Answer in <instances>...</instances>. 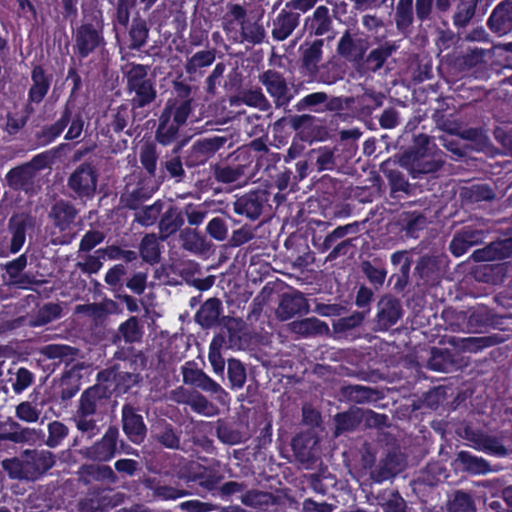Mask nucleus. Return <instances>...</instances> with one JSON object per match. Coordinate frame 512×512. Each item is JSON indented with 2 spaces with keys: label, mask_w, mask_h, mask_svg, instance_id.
I'll use <instances>...</instances> for the list:
<instances>
[{
  "label": "nucleus",
  "mask_w": 512,
  "mask_h": 512,
  "mask_svg": "<svg viewBox=\"0 0 512 512\" xmlns=\"http://www.w3.org/2000/svg\"><path fill=\"white\" fill-rule=\"evenodd\" d=\"M129 90L134 92V96L132 98V105L134 107H144L151 103L156 97V91L150 81Z\"/></svg>",
  "instance_id": "obj_14"
},
{
  "label": "nucleus",
  "mask_w": 512,
  "mask_h": 512,
  "mask_svg": "<svg viewBox=\"0 0 512 512\" xmlns=\"http://www.w3.org/2000/svg\"><path fill=\"white\" fill-rule=\"evenodd\" d=\"M83 130V121L80 118H76L72 121L67 133V139H76L78 138Z\"/></svg>",
  "instance_id": "obj_52"
},
{
  "label": "nucleus",
  "mask_w": 512,
  "mask_h": 512,
  "mask_svg": "<svg viewBox=\"0 0 512 512\" xmlns=\"http://www.w3.org/2000/svg\"><path fill=\"white\" fill-rule=\"evenodd\" d=\"M219 306L220 303L216 299L207 300L196 314L198 323L202 326H210L219 317Z\"/></svg>",
  "instance_id": "obj_13"
},
{
  "label": "nucleus",
  "mask_w": 512,
  "mask_h": 512,
  "mask_svg": "<svg viewBox=\"0 0 512 512\" xmlns=\"http://www.w3.org/2000/svg\"><path fill=\"white\" fill-rule=\"evenodd\" d=\"M32 81L33 85L29 92V98L31 101L39 103L46 95L50 85L41 67H35L33 69Z\"/></svg>",
  "instance_id": "obj_10"
},
{
  "label": "nucleus",
  "mask_w": 512,
  "mask_h": 512,
  "mask_svg": "<svg viewBox=\"0 0 512 512\" xmlns=\"http://www.w3.org/2000/svg\"><path fill=\"white\" fill-rule=\"evenodd\" d=\"M413 0H399L396 12V21L399 27H406L412 19Z\"/></svg>",
  "instance_id": "obj_29"
},
{
  "label": "nucleus",
  "mask_w": 512,
  "mask_h": 512,
  "mask_svg": "<svg viewBox=\"0 0 512 512\" xmlns=\"http://www.w3.org/2000/svg\"><path fill=\"white\" fill-rule=\"evenodd\" d=\"M243 102L249 106L266 109V99L259 91H250L243 95Z\"/></svg>",
  "instance_id": "obj_42"
},
{
  "label": "nucleus",
  "mask_w": 512,
  "mask_h": 512,
  "mask_svg": "<svg viewBox=\"0 0 512 512\" xmlns=\"http://www.w3.org/2000/svg\"><path fill=\"white\" fill-rule=\"evenodd\" d=\"M67 435V428L60 422L49 424V437L47 443L49 446H56Z\"/></svg>",
  "instance_id": "obj_34"
},
{
  "label": "nucleus",
  "mask_w": 512,
  "mask_h": 512,
  "mask_svg": "<svg viewBox=\"0 0 512 512\" xmlns=\"http://www.w3.org/2000/svg\"><path fill=\"white\" fill-rule=\"evenodd\" d=\"M317 0H295L294 1V8L305 12L312 8Z\"/></svg>",
  "instance_id": "obj_61"
},
{
  "label": "nucleus",
  "mask_w": 512,
  "mask_h": 512,
  "mask_svg": "<svg viewBox=\"0 0 512 512\" xmlns=\"http://www.w3.org/2000/svg\"><path fill=\"white\" fill-rule=\"evenodd\" d=\"M433 0H416V12L419 18H426L431 10Z\"/></svg>",
  "instance_id": "obj_53"
},
{
  "label": "nucleus",
  "mask_w": 512,
  "mask_h": 512,
  "mask_svg": "<svg viewBox=\"0 0 512 512\" xmlns=\"http://www.w3.org/2000/svg\"><path fill=\"white\" fill-rule=\"evenodd\" d=\"M99 44V34L89 25L82 26L77 33V47L86 55Z\"/></svg>",
  "instance_id": "obj_12"
},
{
  "label": "nucleus",
  "mask_w": 512,
  "mask_h": 512,
  "mask_svg": "<svg viewBox=\"0 0 512 512\" xmlns=\"http://www.w3.org/2000/svg\"><path fill=\"white\" fill-rule=\"evenodd\" d=\"M474 14V8L471 4L462 5L458 8L454 17V23L458 26H465Z\"/></svg>",
  "instance_id": "obj_44"
},
{
  "label": "nucleus",
  "mask_w": 512,
  "mask_h": 512,
  "mask_svg": "<svg viewBox=\"0 0 512 512\" xmlns=\"http://www.w3.org/2000/svg\"><path fill=\"white\" fill-rule=\"evenodd\" d=\"M477 241L478 237L466 231L453 238L450 244V250L455 256L459 257L462 256L472 245L477 243Z\"/></svg>",
  "instance_id": "obj_20"
},
{
  "label": "nucleus",
  "mask_w": 512,
  "mask_h": 512,
  "mask_svg": "<svg viewBox=\"0 0 512 512\" xmlns=\"http://www.w3.org/2000/svg\"><path fill=\"white\" fill-rule=\"evenodd\" d=\"M180 506L182 509H186L191 512H206L210 509L208 504L197 500L183 502Z\"/></svg>",
  "instance_id": "obj_51"
},
{
  "label": "nucleus",
  "mask_w": 512,
  "mask_h": 512,
  "mask_svg": "<svg viewBox=\"0 0 512 512\" xmlns=\"http://www.w3.org/2000/svg\"><path fill=\"white\" fill-rule=\"evenodd\" d=\"M317 312L323 316H332L338 314V308L335 305H318Z\"/></svg>",
  "instance_id": "obj_60"
},
{
  "label": "nucleus",
  "mask_w": 512,
  "mask_h": 512,
  "mask_svg": "<svg viewBox=\"0 0 512 512\" xmlns=\"http://www.w3.org/2000/svg\"><path fill=\"white\" fill-rule=\"evenodd\" d=\"M118 298L125 302L127 309L130 312L138 311V304H137L136 300L134 298H132L131 296L119 295Z\"/></svg>",
  "instance_id": "obj_62"
},
{
  "label": "nucleus",
  "mask_w": 512,
  "mask_h": 512,
  "mask_svg": "<svg viewBox=\"0 0 512 512\" xmlns=\"http://www.w3.org/2000/svg\"><path fill=\"white\" fill-rule=\"evenodd\" d=\"M307 303L301 294H293L285 296L279 307V314L282 318L287 319L296 313L306 312Z\"/></svg>",
  "instance_id": "obj_9"
},
{
  "label": "nucleus",
  "mask_w": 512,
  "mask_h": 512,
  "mask_svg": "<svg viewBox=\"0 0 512 512\" xmlns=\"http://www.w3.org/2000/svg\"><path fill=\"white\" fill-rule=\"evenodd\" d=\"M116 435V431L110 430L103 437L102 441L97 444L95 454L99 460L106 461L113 457L116 448Z\"/></svg>",
  "instance_id": "obj_19"
},
{
  "label": "nucleus",
  "mask_w": 512,
  "mask_h": 512,
  "mask_svg": "<svg viewBox=\"0 0 512 512\" xmlns=\"http://www.w3.org/2000/svg\"><path fill=\"white\" fill-rule=\"evenodd\" d=\"M32 380H33L32 374L27 369L20 368L16 374V380L13 385L14 390L16 392H21V391L25 390L26 388H28L31 385Z\"/></svg>",
  "instance_id": "obj_39"
},
{
  "label": "nucleus",
  "mask_w": 512,
  "mask_h": 512,
  "mask_svg": "<svg viewBox=\"0 0 512 512\" xmlns=\"http://www.w3.org/2000/svg\"><path fill=\"white\" fill-rule=\"evenodd\" d=\"M104 236L101 232L92 231L85 234L80 243V249L89 251L103 240Z\"/></svg>",
  "instance_id": "obj_41"
},
{
  "label": "nucleus",
  "mask_w": 512,
  "mask_h": 512,
  "mask_svg": "<svg viewBox=\"0 0 512 512\" xmlns=\"http://www.w3.org/2000/svg\"><path fill=\"white\" fill-rule=\"evenodd\" d=\"M329 10L325 6H319L314 11L311 19V28L315 35H323L329 28Z\"/></svg>",
  "instance_id": "obj_21"
},
{
  "label": "nucleus",
  "mask_w": 512,
  "mask_h": 512,
  "mask_svg": "<svg viewBox=\"0 0 512 512\" xmlns=\"http://www.w3.org/2000/svg\"><path fill=\"white\" fill-rule=\"evenodd\" d=\"M366 273L370 281L373 283L382 284L385 280V273L382 270L369 267L366 269Z\"/></svg>",
  "instance_id": "obj_58"
},
{
  "label": "nucleus",
  "mask_w": 512,
  "mask_h": 512,
  "mask_svg": "<svg viewBox=\"0 0 512 512\" xmlns=\"http://www.w3.org/2000/svg\"><path fill=\"white\" fill-rule=\"evenodd\" d=\"M214 61V55L210 51H200L196 53L189 61L190 69H198L201 67L209 66Z\"/></svg>",
  "instance_id": "obj_36"
},
{
  "label": "nucleus",
  "mask_w": 512,
  "mask_h": 512,
  "mask_svg": "<svg viewBox=\"0 0 512 512\" xmlns=\"http://www.w3.org/2000/svg\"><path fill=\"white\" fill-rule=\"evenodd\" d=\"M97 185V177L89 165H81L69 178L70 188L80 197H91Z\"/></svg>",
  "instance_id": "obj_2"
},
{
  "label": "nucleus",
  "mask_w": 512,
  "mask_h": 512,
  "mask_svg": "<svg viewBox=\"0 0 512 512\" xmlns=\"http://www.w3.org/2000/svg\"><path fill=\"white\" fill-rule=\"evenodd\" d=\"M141 255L149 262H154L159 256L158 240L155 235H147L141 243Z\"/></svg>",
  "instance_id": "obj_24"
},
{
  "label": "nucleus",
  "mask_w": 512,
  "mask_h": 512,
  "mask_svg": "<svg viewBox=\"0 0 512 512\" xmlns=\"http://www.w3.org/2000/svg\"><path fill=\"white\" fill-rule=\"evenodd\" d=\"M147 28L143 21H136L133 23L130 30L131 45L134 48L141 47L147 39Z\"/></svg>",
  "instance_id": "obj_30"
},
{
  "label": "nucleus",
  "mask_w": 512,
  "mask_h": 512,
  "mask_svg": "<svg viewBox=\"0 0 512 512\" xmlns=\"http://www.w3.org/2000/svg\"><path fill=\"white\" fill-rule=\"evenodd\" d=\"M4 469L13 478L30 479L32 470L27 466L25 454L22 459H8L3 461Z\"/></svg>",
  "instance_id": "obj_16"
},
{
  "label": "nucleus",
  "mask_w": 512,
  "mask_h": 512,
  "mask_svg": "<svg viewBox=\"0 0 512 512\" xmlns=\"http://www.w3.org/2000/svg\"><path fill=\"white\" fill-rule=\"evenodd\" d=\"M124 274V267L122 265H116L107 272L105 280L109 285H116L120 282Z\"/></svg>",
  "instance_id": "obj_48"
},
{
  "label": "nucleus",
  "mask_w": 512,
  "mask_h": 512,
  "mask_svg": "<svg viewBox=\"0 0 512 512\" xmlns=\"http://www.w3.org/2000/svg\"><path fill=\"white\" fill-rule=\"evenodd\" d=\"M296 19L291 14H280L275 22L273 36L278 40L286 39L296 27Z\"/></svg>",
  "instance_id": "obj_18"
},
{
  "label": "nucleus",
  "mask_w": 512,
  "mask_h": 512,
  "mask_svg": "<svg viewBox=\"0 0 512 512\" xmlns=\"http://www.w3.org/2000/svg\"><path fill=\"white\" fill-rule=\"evenodd\" d=\"M371 296L372 292L369 289L361 287L356 298L357 305L360 307L365 306L370 301Z\"/></svg>",
  "instance_id": "obj_59"
},
{
  "label": "nucleus",
  "mask_w": 512,
  "mask_h": 512,
  "mask_svg": "<svg viewBox=\"0 0 512 512\" xmlns=\"http://www.w3.org/2000/svg\"><path fill=\"white\" fill-rule=\"evenodd\" d=\"M77 428L83 432H92L95 428V423L91 419H87V416H80L77 419Z\"/></svg>",
  "instance_id": "obj_57"
},
{
  "label": "nucleus",
  "mask_w": 512,
  "mask_h": 512,
  "mask_svg": "<svg viewBox=\"0 0 512 512\" xmlns=\"http://www.w3.org/2000/svg\"><path fill=\"white\" fill-rule=\"evenodd\" d=\"M228 377L232 387L241 388L246 380V373L243 365L237 360H230L228 363Z\"/></svg>",
  "instance_id": "obj_25"
},
{
  "label": "nucleus",
  "mask_w": 512,
  "mask_h": 512,
  "mask_svg": "<svg viewBox=\"0 0 512 512\" xmlns=\"http://www.w3.org/2000/svg\"><path fill=\"white\" fill-rule=\"evenodd\" d=\"M19 419L26 422H36L39 418V411L29 402H23L16 408Z\"/></svg>",
  "instance_id": "obj_33"
},
{
  "label": "nucleus",
  "mask_w": 512,
  "mask_h": 512,
  "mask_svg": "<svg viewBox=\"0 0 512 512\" xmlns=\"http://www.w3.org/2000/svg\"><path fill=\"white\" fill-rule=\"evenodd\" d=\"M196 386L207 392L218 395V398L221 400H224L227 396L223 388L206 374L200 375V379Z\"/></svg>",
  "instance_id": "obj_32"
},
{
  "label": "nucleus",
  "mask_w": 512,
  "mask_h": 512,
  "mask_svg": "<svg viewBox=\"0 0 512 512\" xmlns=\"http://www.w3.org/2000/svg\"><path fill=\"white\" fill-rule=\"evenodd\" d=\"M140 159L143 166L149 173H153L156 168V155L151 145H145L141 149Z\"/></svg>",
  "instance_id": "obj_37"
},
{
  "label": "nucleus",
  "mask_w": 512,
  "mask_h": 512,
  "mask_svg": "<svg viewBox=\"0 0 512 512\" xmlns=\"http://www.w3.org/2000/svg\"><path fill=\"white\" fill-rule=\"evenodd\" d=\"M221 346V339H213L210 344L208 359L213 367L214 372L216 374L222 375L225 368V361L220 352Z\"/></svg>",
  "instance_id": "obj_22"
},
{
  "label": "nucleus",
  "mask_w": 512,
  "mask_h": 512,
  "mask_svg": "<svg viewBox=\"0 0 512 512\" xmlns=\"http://www.w3.org/2000/svg\"><path fill=\"white\" fill-rule=\"evenodd\" d=\"M398 122L397 113L393 110H386L380 118L381 126L387 129L393 128Z\"/></svg>",
  "instance_id": "obj_50"
},
{
  "label": "nucleus",
  "mask_w": 512,
  "mask_h": 512,
  "mask_svg": "<svg viewBox=\"0 0 512 512\" xmlns=\"http://www.w3.org/2000/svg\"><path fill=\"white\" fill-rule=\"evenodd\" d=\"M124 73L129 89L150 81L147 79L148 68L144 65L127 64L124 67Z\"/></svg>",
  "instance_id": "obj_15"
},
{
  "label": "nucleus",
  "mask_w": 512,
  "mask_h": 512,
  "mask_svg": "<svg viewBox=\"0 0 512 512\" xmlns=\"http://www.w3.org/2000/svg\"><path fill=\"white\" fill-rule=\"evenodd\" d=\"M204 217L205 215L201 211H191L188 213V222L192 225H197L203 221Z\"/></svg>",
  "instance_id": "obj_64"
},
{
  "label": "nucleus",
  "mask_w": 512,
  "mask_h": 512,
  "mask_svg": "<svg viewBox=\"0 0 512 512\" xmlns=\"http://www.w3.org/2000/svg\"><path fill=\"white\" fill-rule=\"evenodd\" d=\"M188 403L194 411L200 414L211 416L215 413V408L202 395L191 396Z\"/></svg>",
  "instance_id": "obj_31"
},
{
  "label": "nucleus",
  "mask_w": 512,
  "mask_h": 512,
  "mask_svg": "<svg viewBox=\"0 0 512 512\" xmlns=\"http://www.w3.org/2000/svg\"><path fill=\"white\" fill-rule=\"evenodd\" d=\"M183 380L187 384L197 385L200 375H203L204 373L196 368L190 363H187L183 367Z\"/></svg>",
  "instance_id": "obj_45"
},
{
  "label": "nucleus",
  "mask_w": 512,
  "mask_h": 512,
  "mask_svg": "<svg viewBox=\"0 0 512 512\" xmlns=\"http://www.w3.org/2000/svg\"><path fill=\"white\" fill-rule=\"evenodd\" d=\"M127 287L134 293L141 294L146 287V276L142 273L134 275L127 283Z\"/></svg>",
  "instance_id": "obj_46"
},
{
  "label": "nucleus",
  "mask_w": 512,
  "mask_h": 512,
  "mask_svg": "<svg viewBox=\"0 0 512 512\" xmlns=\"http://www.w3.org/2000/svg\"><path fill=\"white\" fill-rule=\"evenodd\" d=\"M457 461L463 469L472 474H486L491 471L489 464L484 459L473 456L466 451L459 452Z\"/></svg>",
  "instance_id": "obj_11"
},
{
  "label": "nucleus",
  "mask_w": 512,
  "mask_h": 512,
  "mask_svg": "<svg viewBox=\"0 0 512 512\" xmlns=\"http://www.w3.org/2000/svg\"><path fill=\"white\" fill-rule=\"evenodd\" d=\"M161 441L163 442L164 445H166L167 447H170V448H173V447L177 446V444H178V439L176 438V436L173 433H170V432L165 433L161 437Z\"/></svg>",
  "instance_id": "obj_63"
},
{
  "label": "nucleus",
  "mask_w": 512,
  "mask_h": 512,
  "mask_svg": "<svg viewBox=\"0 0 512 512\" xmlns=\"http://www.w3.org/2000/svg\"><path fill=\"white\" fill-rule=\"evenodd\" d=\"M488 24L499 35L507 34L512 30V1L499 4L489 17Z\"/></svg>",
  "instance_id": "obj_3"
},
{
  "label": "nucleus",
  "mask_w": 512,
  "mask_h": 512,
  "mask_svg": "<svg viewBox=\"0 0 512 512\" xmlns=\"http://www.w3.org/2000/svg\"><path fill=\"white\" fill-rule=\"evenodd\" d=\"M27 466L32 470L30 479L36 478L39 474L51 468L54 464L53 456L50 452L42 451L26 452Z\"/></svg>",
  "instance_id": "obj_6"
},
{
  "label": "nucleus",
  "mask_w": 512,
  "mask_h": 512,
  "mask_svg": "<svg viewBox=\"0 0 512 512\" xmlns=\"http://www.w3.org/2000/svg\"><path fill=\"white\" fill-rule=\"evenodd\" d=\"M190 113V104L188 101L182 102L175 110L174 113V121L177 126L185 123L188 115Z\"/></svg>",
  "instance_id": "obj_49"
},
{
  "label": "nucleus",
  "mask_w": 512,
  "mask_h": 512,
  "mask_svg": "<svg viewBox=\"0 0 512 512\" xmlns=\"http://www.w3.org/2000/svg\"><path fill=\"white\" fill-rule=\"evenodd\" d=\"M123 429L129 439L134 443H140L146 435V428L142 417L135 414L131 407L125 406L122 411Z\"/></svg>",
  "instance_id": "obj_4"
},
{
  "label": "nucleus",
  "mask_w": 512,
  "mask_h": 512,
  "mask_svg": "<svg viewBox=\"0 0 512 512\" xmlns=\"http://www.w3.org/2000/svg\"><path fill=\"white\" fill-rule=\"evenodd\" d=\"M115 467L120 472H126L128 474H132L136 469V462L131 459H122L118 460L115 463Z\"/></svg>",
  "instance_id": "obj_54"
},
{
  "label": "nucleus",
  "mask_w": 512,
  "mask_h": 512,
  "mask_svg": "<svg viewBox=\"0 0 512 512\" xmlns=\"http://www.w3.org/2000/svg\"><path fill=\"white\" fill-rule=\"evenodd\" d=\"M291 326L293 331L300 334H322L328 332V326L316 318H307L299 322H293Z\"/></svg>",
  "instance_id": "obj_17"
},
{
  "label": "nucleus",
  "mask_w": 512,
  "mask_h": 512,
  "mask_svg": "<svg viewBox=\"0 0 512 512\" xmlns=\"http://www.w3.org/2000/svg\"><path fill=\"white\" fill-rule=\"evenodd\" d=\"M474 510L471 497L464 492H457L448 504L449 512H471Z\"/></svg>",
  "instance_id": "obj_23"
},
{
  "label": "nucleus",
  "mask_w": 512,
  "mask_h": 512,
  "mask_svg": "<svg viewBox=\"0 0 512 512\" xmlns=\"http://www.w3.org/2000/svg\"><path fill=\"white\" fill-rule=\"evenodd\" d=\"M178 127L179 126L177 125L169 124L168 116L166 115L165 112L162 116V121L157 131L158 141L161 142L162 144L170 143L177 134Z\"/></svg>",
  "instance_id": "obj_26"
},
{
  "label": "nucleus",
  "mask_w": 512,
  "mask_h": 512,
  "mask_svg": "<svg viewBox=\"0 0 512 512\" xmlns=\"http://www.w3.org/2000/svg\"><path fill=\"white\" fill-rule=\"evenodd\" d=\"M391 262L394 265L401 264V270L406 273L409 270V263L404 252H396L391 256Z\"/></svg>",
  "instance_id": "obj_56"
},
{
  "label": "nucleus",
  "mask_w": 512,
  "mask_h": 512,
  "mask_svg": "<svg viewBox=\"0 0 512 512\" xmlns=\"http://www.w3.org/2000/svg\"><path fill=\"white\" fill-rule=\"evenodd\" d=\"M207 231L216 240H224L227 235L226 226L220 218H213L207 225Z\"/></svg>",
  "instance_id": "obj_38"
},
{
  "label": "nucleus",
  "mask_w": 512,
  "mask_h": 512,
  "mask_svg": "<svg viewBox=\"0 0 512 512\" xmlns=\"http://www.w3.org/2000/svg\"><path fill=\"white\" fill-rule=\"evenodd\" d=\"M160 214L161 206L159 204H154L138 211L136 213V220L144 226H149L152 225L158 219Z\"/></svg>",
  "instance_id": "obj_28"
},
{
  "label": "nucleus",
  "mask_w": 512,
  "mask_h": 512,
  "mask_svg": "<svg viewBox=\"0 0 512 512\" xmlns=\"http://www.w3.org/2000/svg\"><path fill=\"white\" fill-rule=\"evenodd\" d=\"M242 32L246 39L251 42H260L263 38V29L258 24L245 23L242 26Z\"/></svg>",
  "instance_id": "obj_40"
},
{
  "label": "nucleus",
  "mask_w": 512,
  "mask_h": 512,
  "mask_svg": "<svg viewBox=\"0 0 512 512\" xmlns=\"http://www.w3.org/2000/svg\"><path fill=\"white\" fill-rule=\"evenodd\" d=\"M215 174L217 180L224 183H233L237 181L241 176V173L237 169L230 167L219 168L216 170Z\"/></svg>",
  "instance_id": "obj_43"
},
{
  "label": "nucleus",
  "mask_w": 512,
  "mask_h": 512,
  "mask_svg": "<svg viewBox=\"0 0 512 512\" xmlns=\"http://www.w3.org/2000/svg\"><path fill=\"white\" fill-rule=\"evenodd\" d=\"M103 254L107 256L109 259H120L125 258L127 260H131L135 258V253L132 251H122L117 247H109Z\"/></svg>",
  "instance_id": "obj_47"
},
{
  "label": "nucleus",
  "mask_w": 512,
  "mask_h": 512,
  "mask_svg": "<svg viewBox=\"0 0 512 512\" xmlns=\"http://www.w3.org/2000/svg\"><path fill=\"white\" fill-rule=\"evenodd\" d=\"M483 449L495 455H503L506 453L505 448L494 440H486L483 444Z\"/></svg>",
  "instance_id": "obj_55"
},
{
  "label": "nucleus",
  "mask_w": 512,
  "mask_h": 512,
  "mask_svg": "<svg viewBox=\"0 0 512 512\" xmlns=\"http://www.w3.org/2000/svg\"><path fill=\"white\" fill-rule=\"evenodd\" d=\"M119 331L127 342L137 341L141 337L138 320L135 317H131L121 324Z\"/></svg>",
  "instance_id": "obj_27"
},
{
  "label": "nucleus",
  "mask_w": 512,
  "mask_h": 512,
  "mask_svg": "<svg viewBox=\"0 0 512 512\" xmlns=\"http://www.w3.org/2000/svg\"><path fill=\"white\" fill-rule=\"evenodd\" d=\"M263 83L267 91L277 99L278 103L286 101L287 86L283 78L274 72H266L263 75Z\"/></svg>",
  "instance_id": "obj_8"
},
{
  "label": "nucleus",
  "mask_w": 512,
  "mask_h": 512,
  "mask_svg": "<svg viewBox=\"0 0 512 512\" xmlns=\"http://www.w3.org/2000/svg\"><path fill=\"white\" fill-rule=\"evenodd\" d=\"M96 408V393L93 390H87L80 400V414L89 416L94 413Z\"/></svg>",
  "instance_id": "obj_35"
},
{
  "label": "nucleus",
  "mask_w": 512,
  "mask_h": 512,
  "mask_svg": "<svg viewBox=\"0 0 512 512\" xmlns=\"http://www.w3.org/2000/svg\"><path fill=\"white\" fill-rule=\"evenodd\" d=\"M34 226L31 217L21 214L16 215L10 220V229L12 232L11 252H18L25 243V235L28 230Z\"/></svg>",
  "instance_id": "obj_5"
},
{
  "label": "nucleus",
  "mask_w": 512,
  "mask_h": 512,
  "mask_svg": "<svg viewBox=\"0 0 512 512\" xmlns=\"http://www.w3.org/2000/svg\"><path fill=\"white\" fill-rule=\"evenodd\" d=\"M76 211L66 203L59 202L52 209L51 217L54 225L64 234L51 239L54 244H63L70 241V226L74 221Z\"/></svg>",
  "instance_id": "obj_1"
},
{
  "label": "nucleus",
  "mask_w": 512,
  "mask_h": 512,
  "mask_svg": "<svg viewBox=\"0 0 512 512\" xmlns=\"http://www.w3.org/2000/svg\"><path fill=\"white\" fill-rule=\"evenodd\" d=\"M34 176V167L26 165L10 170L6 175L8 185L13 189H27Z\"/></svg>",
  "instance_id": "obj_7"
}]
</instances>
